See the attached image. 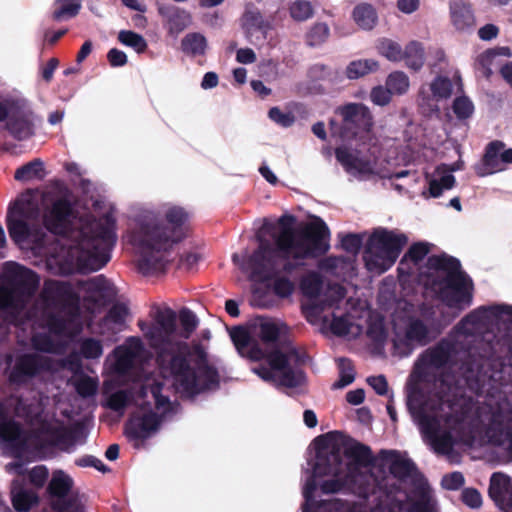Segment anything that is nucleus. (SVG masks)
I'll return each mask as SVG.
<instances>
[{
  "mask_svg": "<svg viewBox=\"0 0 512 512\" xmlns=\"http://www.w3.org/2000/svg\"><path fill=\"white\" fill-rule=\"evenodd\" d=\"M38 215L33 196L23 194L9 207L7 227L12 240L21 249L44 257L52 273L69 274L75 269L97 271L109 261V252L116 241L112 215L106 214L98 220L91 215L77 218L70 203L58 199L43 215L46 228L60 235L57 241L34 225Z\"/></svg>",
  "mask_w": 512,
  "mask_h": 512,
  "instance_id": "f257e3e1",
  "label": "nucleus"
},
{
  "mask_svg": "<svg viewBox=\"0 0 512 512\" xmlns=\"http://www.w3.org/2000/svg\"><path fill=\"white\" fill-rule=\"evenodd\" d=\"M198 325L197 317L189 310L179 314V326L171 311L159 312L152 324L139 321L145 338L154 348H163L158 362L163 382L147 378L133 401L136 410L127 426L126 434L133 440L151 437L172 410L168 397L162 394L165 385H170L183 396H193L218 382L216 371L208 364L206 354L200 349L186 351L182 341L188 339Z\"/></svg>",
  "mask_w": 512,
  "mask_h": 512,
  "instance_id": "f03ea898",
  "label": "nucleus"
},
{
  "mask_svg": "<svg viewBox=\"0 0 512 512\" xmlns=\"http://www.w3.org/2000/svg\"><path fill=\"white\" fill-rule=\"evenodd\" d=\"M293 220L291 216L279 219L273 245L264 238L267 229L264 226L258 235V249L245 259L234 254V264L251 279L265 281L290 270L293 267L290 259H303L327 250L330 232L321 218L311 217L298 230L293 229Z\"/></svg>",
  "mask_w": 512,
  "mask_h": 512,
  "instance_id": "7ed1b4c3",
  "label": "nucleus"
},
{
  "mask_svg": "<svg viewBox=\"0 0 512 512\" xmlns=\"http://www.w3.org/2000/svg\"><path fill=\"white\" fill-rule=\"evenodd\" d=\"M188 218L182 207L171 204L162 206L157 213L143 212L132 234V243L139 254V269L143 274L164 269L166 253L186 236Z\"/></svg>",
  "mask_w": 512,
  "mask_h": 512,
  "instance_id": "20e7f679",
  "label": "nucleus"
},
{
  "mask_svg": "<svg viewBox=\"0 0 512 512\" xmlns=\"http://www.w3.org/2000/svg\"><path fill=\"white\" fill-rule=\"evenodd\" d=\"M230 336L238 352L257 363L251 371L263 381L285 387L303 382L304 375L297 368L299 356L290 344H281L267 352L260 344L250 341L245 329L235 328Z\"/></svg>",
  "mask_w": 512,
  "mask_h": 512,
  "instance_id": "39448f33",
  "label": "nucleus"
},
{
  "mask_svg": "<svg viewBox=\"0 0 512 512\" xmlns=\"http://www.w3.org/2000/svg\"><path fill=\"white\" fill-rule=\"evenodd\" d=\"M16 414L29 419L33 433L23 436L15 422L2 415L0 410V440L8 445L22 450L32 449L40 457H46L53 447L67 449L68 430L54 418L40 413L38 406H26L19 402Z\"/></svg>",
  "mask_w": 512,
  "mask_h": 512,
  "instance_id": "423d86ee",
  "label": "nucleus"
},
{
  "mask_svg": "<svg viewBox=\"0 0 512 512\" xmlns=\"http://www.w3.org/2000/svg\"><path fill=\"white\" fill-rule=\"evenodd\" d=\"M420 281L427 289L457 313L472 303V282L460 270V264L450 257H430L427 271L421 272Z\"/></svg>",
  "mask_w": 512,
  "mask_h": 512,
  "instance_id": "0eeeda50",
  "label": "nucleus"
},
{
  "mask_svg": "<svg viewBox=\"0 0 512 512\" xmlns=\"http://www.w3.org/2000/svg\"><path fill=\"white\" fill-rule=\"evenodd\" d=\"M500 322H512V307L498 305L478 308L457 325L452 336L451 347L442 344L433 354L435 357L445 354L447 359L451 358L453 353L456 354L459 350L466 348L476 334H480Z\"/></svg>",
  "mask_w": 512,
  "mask_h": 512,
  "instance_id": "6e6552de",
  "label": "nucleus"
},
{
  "mask_svg": "<svg viewBox=\"0 0 512 512\" xmlns=\"http://www.w3.org/2000/svg\"><path fill=\"white\" fill-rule=\"evenodd\" d=\"M418 396V393L411 389L407 404L424 438L437 453H449L455 443L454 431L457 421L452 417L443 418L436 412H430L429 405H422Z\"/></svg>",
  "mask_w": 512,
  "mask_h": 512,
  "instance_id": "1a4fd4ad",
  "label": "nucleus"
},
{
  "mask_svg": "<svg viewBox=\"0 0 512 512\" xmlns=\"http://www.w3.org/2000/svg\"><path fill=\"white\" fill-rule=\"evenodd\" d=\"M38 285L39 278L33 271L16 263H7L0 286V309L9 311L15 319Z\"/></svg>",
  "mask_w": 512,
  "mask_h": 512,
  "instance_id": "9d476101",
  "label": "nucleus"
},
{
  "mask_svg": "<svg viewBox=\"0 0 512 512\" xmlns=\"http://www.w3.org/2000/svg\"><path fill=\"white\" fill-rule=\"evenodd\" d=\"M407 242L408 237L398 230L375 229L364 255L367 269L375 274L387 271L394 265Z\"/></svg>",
  "mask_w": 512,
  "mask_h": 512,
  "instance_id": "9b49d317",
  "label": "nucleus"
},
{
  "mask_svg": "<svg viewBox=\"0 0 512 512\" xmlns=\"http://www.w3.org/2000/svg\"><path fill=\"white\" fill-rule=\"evenodd\" d=\"M336 158L348 174L359 179H370L373 177L392 179L402 178L409 174L407 170L394 172V164L391 161H379L375 159L374 153L363 155L341 147L336 149Z\"/></svg>",
  "mask_w": 512,
  "mask_h": 512,
  "instance_id": "f8f14e48",
  "label": "nucleus"
},
{
  "mask_svg": "<svg viewBox=\"0 0 512 512\" xmlns=\"http://www.w3.org/2000/svg\"><path fill=\"white\" fill-rule=\"evenodd\" d=\"M301 290L307 300L303 303L306 318L311 323L321 320L326 307H332L344 297L341 287L331 286L322 293V280L317 273H309L301 281Z\"/></svg>",
  "mask_w": 512,
  "mask_h": 512,
  "instance_id": "ddd939ff",
  "label": "nucleus"
},
{
  "mask_svg": "<svg viewBox=\"0 0 512 512\" xmlns=\"http://www.w3.org/2000/svg\"><path fill=\"white\" fill-rule=\"evenodd\" d=\"M143 353L144 347L141 340L130 337L107 357L106 365L111 373L124 374L142 360Z\"/></svg>",
  "mask_w": 512,
  "mask_h": 512,
  "instance_id": "4468645a",
  "label": "nucleus"
},
{
  "mask_svg": "<svg viewBox=\"0 0 512 512\" xmlns=\"http://www.w3.org/2000/svg\"><path fill=\"white\" fill-rule=\"evenodd\" d=\"M240 26L245 39L257 48L264 46L269 32L273 29L272 23L258 9L250 6L246 7Z\"/></svg>",
  "mask_w": 512,
  "mask_h": 512,
  "instance_id": "2eb2a0df",
  "label": "nucleus"
},
{
  "mask_svg": "<svg viewBox=\"0 0 512 512\" xmlns=\"http://www.w3.org/2000/svg\"><path fill=\"white\" fill-rule=\"evenodd\" d=\"M49 335H35L32 338L33 346L39 351L57 352L58 346L55 345L52 337H72L78 329V320L73 315L69 320L57 319L48 315L46 320Z\"/></svg>",
  "mask_w": 512,
  "mask_h": 512,
  "instance_id": "dca6fc26",
  "label": "nucleus"
},
{
  "mask_svg": "<svg viewBox=\"0 0 512 512\" xmlns=\"http://www.w3.org/2000/svg\"><path fill=\"white\" fill-rule=\"evenodd\" d=\"M453 85L449 78L438 76L430 84L423 85L419 91V106L428 113L437 112L439 103L450 98Z\"/></svg>",
  "mask_w": 512,
  "mask_h": 512,
  "instance_id": "f3484780",
  "label": "nucleus"
},
{
  "mask_svg": "<svg viewBox=\"0 0 512 512\" xmlns=\"http://www.w3.org/2000/svg\"><path fill=\"white\" fill-rule=\"evenodd\" d=\"M338 111L347 123H355L361 127L362 134L359 135V138L364 143L371 142L370 127L372 125V117L367 107L362 104L351 103L340 107Z\"/></svg>",
  "mask_w": 512,
  "mask_h": 512,
  "instance_id": "a211bd4d",
  "label": "nucleus"
},
{
  "mask_svg": "<svg viewBox=\"0 0 512 512\" xmlns=\"http://www.w3.org/2000/svg\"><path fill=\"white\" fill-rule=\"evenodd\" d=\"M43 301L46 305L44 314H49L51 306L64 304L66 302L75 304L77 299L74 298L71 287L65 282L47 281L42 293Z\"/></svg>",
  "mask_w": 512,
  "mask_h": 512,
  "instance_id": "6ab92c4d",
  "label": "nucleus"
},
{
  "mask_svg": "<svg viewBox=\"0 0 512 512\" xmlns=\"http://www.w3.org/2000/svg\"><path fill=\"white\" fill-rule=\"evenodd\" d=\"M489 495L502 510L512 512V487L510 479L505 474L492 475Z\"/></svg>",
  "mask_w": 512,
  "mask_h": 512,
  "instance_id": "aec40b11",
  "label": "nucleus"
},
{
  "mask_svg": "<svg viewBox=\"0 0 512 512\" xmlns=\"http://www.w3.org/2000/svg\"><path fill=\"white\" fill-rule=\"evenodd\" d=\"M462 169V164L456 163L451 167L438 166L429 178L428 192L431 197H439L445 190L451 189L455 184L452 172Z\"/></svg>",
  "mask_w": 512,
  "mask_h": 512,
  "instance_id": "412c9836",
  "label": "nucleus"
},
{
  "mask_svg": "<svg viewBox=\"0 0 512 512\" xmlns=\"http://www.w3.org/2000/svg\"><path fill=\"white\" fill-rule=\"evenodd\" d=\"M53 369L49 357L40 354L28 355L22 357L13 371L11 377L14 381H18L20 376H32L40 370Z\"/></svg>",
  "mask_w": 512,
  "mask_h": 512,
  "instance_id": "4be33fe9",
  "label": "nucleus"
},
{
  "mask_svg": "<svg viewBox=\"0 0 512 512\" xmlns=\"http://www.w3.org/2000/svg\"><path fill=\"white\" fill-rule=\"evenodd\" d=\"M505 169L501 154V143L493 142L487 149L483 160L475 166L477 175L484 177Z\"/></svg>",
  "mask_w": 512,
  "mask_h": 512,
  "instance_id": "5701e85b",
  "label": "nucleus"
},
{
  "mask_svg": "<svg viewBox=\"0 0 512 512\" xmlns=\"http://www.w3.org/2000/svg\"><path fill=\"white\" fill-rule=\"evenodd\" d=\"M158 11L166 19L168 30L171 34H179L191 24V15L184 9L160 6Z\"/></svg>",
  "mask_w": 512,
  "mask_h": 512,
  "instance_id": "b1692460",
  "label": "nucleus"
},
{
  "mask_svg": "<svg viewBox=\"0 0 512 512\" xmlns=\"http://www.w3.org/2000/svg\"><path fill=\"white\" fill-rule=\"evenodd\" d=\"M10 133L17 139L23 140L33 134L32 114L28 110L15 109L7 124Z\"/></svg>",
  "mask_w": 512,
  "mask_h": 512,
  "instance_id": "393cba45",
  "label": "nucleus"
},
{
  "mask_svg": "<svg viewBox=\"0 0 512 512\" xmlns=\"http://www.w3.org/2000/svg\"><path fill=\"white\" fill-rule=\"evenodd\" d=\"M381 457L396 478L403 479L413 472V463L396 451H382Z\"/></svg>",
  "mask_w": 512,
  "mask_h": 512,
  "instance_id": "a878e982",
  "label": "nucleus"
},
{
  "mask_svg": "<svg viewBox=\"0 0 512 512\" xmlns=\"http://www.w3.org/2000/svg\"><path fill=\"white\" fill-rule=\"evenodd\" d=\"M321 317V322H323L324 325L329 324L331 331L335 335L345 336L348 338H355L362 332V325L358 322H352L350 316L334 317L331 322L327 318V316H323L321 314ZM318 322H320V320H318L316 323Z\"/></svg>",
  "mask_w": 512,
  "mask_h": 512,
  "instance_id": "bb28decb",
  "label": "nucleus"
},
{
  "mask_svg": "<svg viewBox=\"0 0 512 512\" xmlns=\"http://www.w3.org/2000/svg\"><path fill=\"white\" fill-rule=\"evenodd\" d=\"M430 245L425 242L413 244L400 262L399 271L401 273L413 274L417 265L429 253Z\"/></svg>",
  "mask_w": 512,
  "mask_h": 512,
  "instance_id": "cd10ccee",
  "label": "nucleus"
},
{
  "mask_svg": "<svg viewBox=\"0 0 512 512\" xmlns=\"http://www.w3.org/2000/svg\"><path fill=\"white\" fill-rule=\"evenodd\" d=\"M286 332V325L280 321L271 319L261 321L258 325V336L262 341L260 346L276 342Z\"/></svg>",
  "mask_w": 512,
  "mask_h": 512,
  "instance_id": "c85d7f7f",
  "label": "nucleus"
},
{
  "mask_svg": "<svg viewBox=\"0 0 512 512\" xmlns=\"http://www.w3.org/2000/svg\"><path fill=\"white\" fill-rule=\"evenodd\" d=\"M12 503L14 508L19 512H27L38 502V496L34 490L21 487L17 481L13 483Z\"/></svg>",
  "mask_w": 512,
  "mask_h": 512,
  "instance_id": "c756f323",
  "label": "nucleus"
},
{
  "mask_svg": "<svg viewBox=\"0 0 512 512\" xmlns=\"http://www.w3.org/2000/svg\"><path fill=\"white\" fill-rule=\"evenodd\" d=\"M451 20L453 26L460 31H465L475 25L470 7L462 3L455 2L451 5Z\"/></svg>",
  "mask_w": 512,
  "mask_h": 512,
  "instance_id": "7c9ffc66",
  "label": "nucleus"
},
{
  "mask_svg": "<svg viewBox=\"0 0 512 512\" xmlns=\"http://www.w3.org/2000/svg\"><path fill=\"white\" fill-rule=\"evenodd\" d=\"M429 330L418 319L409 320L405 330V342L408 346L424 345L429 340Z\"/></svg>",
  "mask_w": 512,
  "mask_h": 512,
  "instance_id": "2f4dec72",
  "label": "nucleus"
},
{
  "mask_svg": "<svg viewBox=\"0 0 512 512\" xmlns=\"http://www.w3.org/2000/svg\"><path fill=\"white\" fill-rule=\"evenodd\" d=\"M353 20L363 30H371L377 23V13L375 9L367 3L357 5L352 13Z\"/></svg>",
  "mask_w": 512,
  "mask_h": 512,
  "instance_id": "473e14b6",
  "label": "nucleus"
},
{
  "mask_svg": "<svg viewBox=\"0 0 512 512\" xmlns=\"http://www.w3.org/2000/svg\"><path fill=\"white\" fill-rule=\"evenodd\" d=\"M405 64L408 68L413 70H419L424 65L425 56L424 48L420 42L411 41L403 50Z\"/></svg>",
  "mask_w": 512,
  "mask_h": 512,
  "instance_id": "72a5a7b5",
  "label": "nucleus"
},
{
  "mask_svg": "<svg viewBox=\"0 0 512 512\" xmlns=\"http://www.w3.org/2000/svg\"><path fill=\"white\" fill-rule=\"evenodd\" d=\"M379 63L374 59H359L352 61L346 67V76L349 79H358L369 73L377 71Z\"/></svg>",
  "mask_w": 512,
  "mask_h": 512,
  "instance_id": "f704fd0d",
  "label": "nucleus"
},
{
  "mask_svg": "<svg viewBox=\"0 0 512 512\" xmlns=\"http://www.w3.org/2000/svg\"><path fill=\"white\" fill-rule=\"evenodd\" d=\"M72 485L70 476L62 470H57L52 474L48 489L53 496L64 497L69 493Z\"/></svg>",
  "mask_w": 512,
  "mask_h": 512,
  "instance_id": "c9c22d12",
  "label": "nucleus"
},
{
  "mask_svg": "<svg viewBox=\"0 0 512 512\" xmlns=\"http://www.w3.org/2000/svg\"><path fill=\"white\" fill-rule=\"evenodd\" d=\"M377 51L380 55L392 62L402 61L404 53L401 45L391 39L383 38L377 42Z\"/></svg>",
  "mask_w": 512,
  "mask_h": 512,
  "instance_id": "e433bc0d",
  "label": "nucleus"
},
{
  "mask_svg": "<svg viewBox=\"0 0 512 512\" xmlns=\"http://www.w3.org/2000/svg\"><path fill=\"white\" fill-rule=\"evenodd\" d=\"M128 316V309L123 304L114 305L105 318V325L113 332L120 331Z\"/></svg>",
  "mask_w": 512,
  "mask_h": 512,
  "instance_id": "4c0bfd02",
  "label": "nucleus"
},
{
  "mask_svg": "<svg viewBox=\"0 0 512 512\" xmlns=\"http://www.w3.org/2000/svg\"><path fill=\"white\" fill-rule=\"evenodd\" d=\"M43 172V162L39 159H36L18 168L15 172V179L18 181L27 182L35 178H42Z\"/></svg>",
  "mask_w": 512,
  "mask_h": 512,
  "instance_id": "58836bf2",
  "label": "nucleus"
},
{
  "mask_svg": "<svg viewBox=\"0 0 512 512\" xmlns=\"http://www.w3.org/2000/svg\"><path fill=\"white\" fill-rule=\"evenodd\" d=\"M385 84L392 95H403L410 88L409 77L402 71H395L389 74Z\"/></svg>",
  "mask_w": 512,
  "mask_h": 512,
  "instance_id": "ea45409f",
  "label": "nucleus"
},
{
  "mask_svg": "<svg viewBox=\"0 0 512 512\" xmlns=\"http://www.w3.org/2000/svg\"><path fill=\"white\" fill-rule=\"evenodd\" d=\"M53 18L62 20L74 17L81 8V0H57L55 3Z\"/></svg>",
  "mask_w": 512,
  "mask_h": 512,
  "instance_id": "a19ab883",
  "label": "nucleus"
},
{
  "mask_svg": "<svg viewBox=\"0 0 512 512\" xmlns=\"http://www.w3.org/2000/svg\"><path fill=\"white\" fill-rule=\"evenodd\" d=\"M182 48L186 53L202 55L207 48L206 38L199 33L188 34L182 40Z\"/></svg>",
  "mask_w": 512,
  "mask_h": 512,
  "instance_id": "79ce46f5",
  "label": "nucleus"
},
{
  "mask_svg": "<svg viewBox=\"0 0 512 512\" xmlns=\"http://www.w3.org/2000/svg\"><path fill=\"white\" fill-rule=\"evenodd\" d=\"M118 40L123 45L133 48L137 53H142L147 48V42L143 36L130 30L120 31Z\"/></svg>",
  "mask_w": 512,
  "mask_h": 512,
  "instance_id": "37998d69",
  "label": "nucleus"
},
{
  "mask_svg": "<svg viewBox=\"0 0 512 512\" xmlns=\"http://www.w3.org/2000/svg\"><path fill=\"white\" fill-rule=\"evenodd\" d=\"M74 385L79 395L91 397L96 394L99 382L96 377L81 375L75 380Z\"/></svg>",
  "mask_w": 512,
  "mask_h": 512,
  "instance_id": "c03bdc74",
  "label": "nucleus"
},
{
  "mask_svg": "<svg viewBox=\"0 0 512 512\" xmlns=\"http://www.w3.org/2000/svg\"><path fill=\"white\" fill-rule=\"evenodd\" d=\"M109 287V282L103 276H96L84 285L85 291L91 293V297L94 301L105 296L106 290Z\"/></svg>",
  "mask_w": 512,
  "mask_h": 512,
  "instance_id": "a18cd8bd",
  "label": "nucleus"
},
{
  "mask_svg": "<svg viewBox=\"0 0 512 512\" xmlns=\"http://www.w3.org/2000/svg\"><path fill=\"white\" fill-rule=\"evenodd\" d=\"M367 334L375 342H382L386 338V330L384 328L383 319L380 315H369Z\"/></svg>",
  "mask_w": 512,
  "mask_h": 512,
  "instance_id": "49530a36",
  "label": "nucleus"
},
{
  "mask_svg": "<svg viewBox=\"0 0 512 512\" xmlns=\"http://www.w3.org/2000/svg\"><path fill=\"white\" fill-rule=\"evenodd\" d=\"M339 370L340 376L339 380L333 384L334 388H343L348 386L354 381L355 373L354 369L349 360L340 359L339 360Z\"/></svg>",
  "mask_w": 512,
  "mask_h": 512,
  "instance_id": "de8ad7c7",
  "label": "nucleus"
},
{
  "mask_svg": "<svg viewBox=\"0 0 512 512\" xmlns=\"http://www.w3.org/2000/svg\"><path fill=\"white\" fill-rule=\"evenodd\" d=\"M80 352L87 359L100 358L103 354L101 341L92 338L84 339L80 345Z\"/></svg>",
  "mask_w": 512,
  "mask_h": 512,
  "instance_id": "09e8293b",
  "label": "nucleus"
},
{
  "mask_svg": "<svg viewBox=\"0 0 512 512\" xmlns=\"http://www.w3.org/2000/svg\"><path fill=\"white\" fill-rule=\"evenodd\" d=\"M289 10L291 17L296 21H305L313 15L310 2L304 0L295 1Z\"/></svg>",
  "mask_w": 512,
  "mask_h": 512,
  "instance_id": "8fccbe9b",
  "label": "nucleus"
},
{
  "mask_svg": "<svg viewBox=\"0 0 512 512\" xmlns=\"http://www.w3.org/2000/svg\"><path fill=\"white\" fill-rule=\"evenodd\" d=\"M132 400L130 393L126 391H117L110 394L106 400V406L114 411L123 410Z\"/></svg>",
  "mask_w": 512,
  "mask_h": 512,
  "instance_id": "3c124183",
  "label": "nucleus"
},
{
  "mask_svg": "<svg viewBox=\"0 0 512 512\" xmlns=\"http://www.w3.org/2000/svg\"><path fill=\"white\" fill-rule=\"evenodd\" d=\"M330 34V30L327 24L317 23L315 24L308 33V42L310 45H319L325 42Z\"/></svg>",
  "mask_w": 512,
  "mask_h": 512,
  "instance_id": "603ef678",
  "label": "nucleus"
},
{
  "mask_svg": "<svg viewBox=\"0 0 512 512\" xmlns=\"http://www.w3.org/2000/svg\"><path fill=\"white\" fill-rule=\"evenodd\" d=\"M453 110L458 118L465 119L472 115L474 106L468 98L460 97L454 101Z\"/></svg>",
  "mask_w": 512,
  "mask_h": 512,
  "instance_id": "864d4df0",
  "label": "nucleus"
},
{
  "mask_svg": "<svg viewBox=\"0 0 512 512\" xmlns=\"http://www.w3.org/2000/svg\"><path fill=\"white\" fill-rule=\"evenodd\" d=\"M392 93L389 89L383 86H376L371 90L370 99L371 101L379 106H385L390 103Z\"/></svg>",
  "mask_w": 512,
  "mask_h": 512,
  "instance_id": "5fc2aeb1",
  "label": "nucleus"
},
{
  "mask_svg": "<svg viewBox=\"0 0 512 512\" xmlns=\"http://www.w3.org/2000/svg\"><path fill=\"white\" fill-rule=\"evenodd\" d=\"M28 476H29L30 483L33 486L40 488L45 484V482L48 478V470L45 466L39 465V466L32 468L29 471Z\"/></svg>",
  "mask_w": 512,
  "mask_h": 512,
  "instance_id": "6e6d98bb",
  "label": "nucleus"
},
{
  "mask_svg": "<svg viewBox=\"0 0 512 512\" xmlns=\"http://www.w3.org/2000/svg\"><path fill=\"white\" fill-rule=\"evenodd\" d=\"M442 486L448 490H456L464 483V477L460 472H453L442 478Z\"/></svg>",
  "mask_w": 512,
  "mask_h": 512,
  "instance_id": "4d7b16f0",
  "label": "nucleus"
},
{
  "mask_svg": "<svg viewBox=\"0 0 512 512\" xmlns=\"http://www.w3.org/2000/svg\"><path fill=\"white\" fill-rule=\"evenodd\" d=\"M489 437L493 443L504 445L507 449L512 451V426H509L508 430L505 432L501 431L499 434L492 433Z\"/></svg>",
  "mask_w": 512,
  "mask_h": 512,
  "instance_id": "13d9d810",
  "label": "nucleus"
},
{
  "mask_svg": "<svg viewBox=\"0 0 512 512\" xmlns=\"http://www.w3.org/2000/svg\"><path fill=\"white\" fill-rule=\"evenodd\" d=\"M462 500L467 506L471 508H478L482 504L481 495L475 489L464 490L462 493Z\"/></svg>",
  "mask_w": 512,
  "mask_h": 512,
  "instance_id": "bf43d9fd",
  "label": "nucleus"
},
{
  "mask_svg": "<svg viewBox=\"0 0 512 512\" xmlns=\"http://www.w3.org/2000/svg\"><path fill=\"white\" fill-rule=\"evenodd\" d=\"M269 117L271 120L282 126H290L293 122V118L290 115L282 112L279 108L276 107L270 109Z\"/></svg>",
  "mask_w": 512,
  "mask_h": 512,
  "instance_id": "052dcab7",
  "label": "nucleus"
},
{
  "mask_svg": "<svg viewBox=\"0 0 512 512\" xmlns=\"http://www.w3.org/2000/svg\"><path fill=\"white\" fill-rule=\"evenodd\" d=\"M108 61L113 67H120L126 64L127 55L116 48L111 49L107 54Z\"/></svg>",
  "mask_w": 512,
  "mask_h": 512,
  "instance_id": "680f3d73",
  "label": "nucleus"
},
{
  "mask_svg": "<svg viewBox=\"0 0 512 512\" xmlns=\"http://www.w3.org/2000/svg\"><path fill=\"white\" fill-rule=\"evenodd\" d=\"M367 382L379 395L386 394L388 386L384 376L369 377Z\"/></svg>",
  "mask_w": 512,
  "mask_h": 512,
  "instance_id": "e2e57ef3",
  "label": "nucleus"
},
{
  "mask_svg": "<svg viewBox=\"0 0 512 512\" xmlns=\"http://www.w3.org/2000/svg\"><path fill=\"white\" fill-rule=\"evenodd\" d=\"M256 59V54L251 48H240L236 52V60L241 64H252Z\"/></svg>",
  "mask_w": 512,
  "mask_h": 512,
  "instance_id": "0e129e2a",
  "label": "nucleus"
},
{
  "mask_svg": "<svg viewBox=\"0 0 512 512\" xmlns=\"http://www.w3.org/2000/svg\"><path fill=\"white\" fill-rule=\"evenodd\" d=\"M361 245V239L358 235L349 234L342 238V246L351 252H356Z\"/></svg>",
  "mask_w": 512,
  "mask_h": 512,
  "instance_id": "69168bd1",
  "label": "nucleus"
},
{
  "mask_svg": "<svg viewBox=\"0 0 512 512\" xmlns=\"http://www.w3.org/2000/svg\"><path fill=\"white\" fill-rule=\"evenodd\" d=\"M275 292L281 296L286 297L293 291V284L287 279H279L274 286Z\"/></svg>",
  "mask_w": 512,
  "mask_h": 512,
  "instance_id": "338daca9",
  "label": "nucleus"
},
{
  "mask_svg": "<svg viewBox=\"0 0 512 512\" xmlns=\"http://www.w3.org/2000/svg\"><path fill=\"white\" fill-rule=\"evenodd\" d=\"M498 34V28L493 24H487L479 29L478 35L482 40H491Z\"/></svg>",
  "mask_w": 512,
  "mask_h": 512,
  "instance_id": "774afa93",
  "label": "nucleus"
}]
</instances>
